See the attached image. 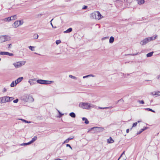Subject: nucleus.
<instances>
[{"instance_id": "obj_38", "label": "nucleus", "mask_w": 160, "mask_h": 160, "mask_svg": "<svg viewBox=\"0 0 160 160\" xmlns=\"http://www.w3.org/2000/svg\"><path fill=\"white\" fill-rule=\"evenodd\" d=\"M129 74H124V73L123 74V76L124 77H128V76H129Z\"/></svg>"}, {"instance_id": "obj_55", "label": "nucleus", "mask_w": 160, "mask_h": 160, "mask_svg": "<svg viewBox=\"0 0 160 160\" xmlns=\"http://www.w3.org/2000/svg\"><path fill=\"white\" fill-rule=\"evenodd\" d=\"M151 112H155V111L154 110H152V111H151Z\"/></svg>"}, {"instance_id": "obj_7", "label": "nucleus", "mask_w": 160, "mask_h": 160, "mask_svg": "<svg viewBox=\"0 0 160 160\" xmlns=\"http://www.w3.org/2000/svg\"><path fill=\"white\" fill-rule=\"evenodd\" d=\"M149 42V40L148 38H146L143 40L142 41L140 42V44L142 45H144L147 43L148 42Z\"/></svg>"}, {"instance_id": "obj_42", "label": "nucleus", "mask_w": 160, "mask_h": 160, "mask_svg": "<svg viewBox=\"0 0 160 160\" xmlns=\"http://www.w3.org/2000/svg\"><path fill=\"white\" fill-rule=\"evenodd\" d=\"M18 101V99H16L15 100H13V102L15 103H17Z\"/></svg>"}, {"instance_id": "obj_12", "label": "nucleus", "mask_w": 160, "mask_h": 160, "mask_svg": "<svg viewBox=\"0 0 160 160\" xmlns=\"http://www.w3.org/2000/svg\"><path fill=\"white\" fill-rule=\"evenodd\" d=\"M45 82V80H43L42 79H39L37 80V82L38 83L43 84H44V83Z\"/></svg>"}, {"instance_id": "obj_26", "label": "nucleus", "mask_w": 160, "mask_h": 160, "mask_svg": "<svg viewBox=\"0 0 160 160\" xmlns=\"http://www.w3.org/2000/svg\"><path fill=\"white\" fill-rule=\"evenodd\" d=\"M45 83H44V84H50L52 81H47V80H45Z\"/></svg>"}, {"instance_id": "obj_13", "label": "nucleus", "mask_w": 160, "mask_h": 160, "mask_svg": "<svg viewBox=\"0 0 160 160\" xmlns=\"http://www.w3.org/2000/svg\"><path fill=\"white\" fill-rule=\"evenodd\" d=\"M96 128L97 129V130H98L99 131H102L104 130V128H101V127H94L93 128H91L92 129Z\"/></svg>"}, {"instance_id": "obj_40", "label": "nucleus", "mask_w": 160, "mask_h": 160, "mask_svg": "<svg viewBox=\"0 0 160 160\" xmlns=\"http://www.w3.org/2000/svg\"><path fill=\"white\" fill-rule=\"evenodd\" d=\"M10 86L12 87H14L15 86V84L14 83V82L13 81L12 82V83L11 84Z\"/></svg>"}, {"instance_id": "obj_30", "label": "nucleus", "mask_w": 160, "mask_h": 160, "mask_svg": "<svg viewBox=\"0 0 160 160\" xmlns=\"http://www.w3.org/2000/svg\"><path fill=\"white\" fill-rule=\"evenodd\" d=\"M31 144L30 142H29L28 143H23L21 144V145H29Z\"/></svg>"}, {"instance_id": "obj_60", "label": "nucleus", "mask_w": 160, "mask_h": 160, "mask_svg": "<svg viewBox=\"0 0 160 160\" xmlns=\"http://www.w3.org/2000/svg\"><path fill=\"white\" fill-rule=\"evenodd\" d=\"M1 60V58H0V61Z\"/></svg>"}, {"instance_id": "obj_45", "label": "nucleus", "mask_w": 160, "mask_h": 160, "mask_svg": "<svg viewBox=\"0 0 160 160\" xmlns=\"http://www.w3.org/2000/svg\"><path fill=\"white\" fill-rule=\"evenodd\" d=\"M87 8H88V7L87 6L85 5L83 7L82 9H86Z\"/></svg>"}, {"instance_id": "obj_8", "label": "nucleus", "mask_w": 160, "mask_h": 160, "mask_svg": "<svg viewBox=\"0 0 160 160\" xmlns=\"http://www.w3.org/2000/svg\"><path fill=\"white\" fill-rule=\"evenodd\" d=\"M0 55H6L9 56H13V54L12 53L6 52H0Z\"/></svg>"}, {"instance_id": "obj_27", "label": "nucleus", "mask_w": 160, "mask_h": 160, "mask_svg": "<svg viewBox=\"0 0 160 160\" xmlns=\"http://www.w3.org/2000/svg\"><path fill=\"white\" fill-rule=\"evenodd\" d=\"M29 49L32 51H34V48L35 47L33 46H30L28 47Z\"/></svg>"}, {"instance_id": "obj_14", "label": "nucleus", "mask_w": 160, "mask_h": 160, "mask_svg": "<svg viewBox=\"0 0 160 160\" xmlns=\"http://www.w3.org/2000/svg\"><path fill=\"white\" fill-rule=\"evenodd\" d=\"M74 137L73 136L71 137L70 138H69L64 141L63 143H68L69 140L72 139Z\"/></svg>"}, {"instance_id": "obj_43", "label": "nucleus", "mask_w": 160, "mask_h": 160, "mask_svg": "<svg viewBox=\"0 0 160 160\" xmlns=\"http://www.w3.org/2000/svg\"><path fill=\"white\" fill-rule=\"evenodd\" d=\"M108 38L109 37H105L102 38V40H104L106 39H108Z\"/></svg>"}, {"instance_id": "obj_58", "label": "nucleus", "mask_w": 160, "mask_h": 160, "mask_svg": "<svg viewBox=\"0 0 160 160\" xmlns=\"http://www.w3.org/2000/svg\"><path fill=\"white\" fill-rule=\"evenodd\" d=\"M141 122L140 121H138V122Z\"/></svg>"}, {"instance_id": "obj_51", "label": "nucleus", "mask_w": 160, "mask_h": 160, "mask_svg": "<svg viewBox=\"0 0 160 160\" xmlns=\"http://www.w3.org/2000/svg\"><path fill=\"white\" fill-rule=\"evenodd\" d=\"M124 152H125V151H124L123 153L121 154V156H120V158H121L123 155L124 154Z\"/></svg>"}, {"instance_id": "obj_59", "label": "nucleus", "mask_w": 160, "mask_h": 160, "mask_svg": "<svg viewBox=\"0 0 160 160\" xmlns=\"http://www.w3.org/2000/svg\"><path fill=\"white\" fill-rule=\"evenodd\" d=\"M138 0H136V1H138Z\"/></svg>"}, {"instance_id": "obj_36", "label": "nucleus", "mask_w": 160, "mask_h": 160, "mask_svg": "<svg viewBox=\"0 0 160 160\" xmlns=\"http://www.w3.org/2000/svg\"><path fill=\"white\" fill-rule=\"evenodd\" d=\"M111 107H104V108H101V107H99V108L101 109H107L108 108H110Z\"/></svg>"}, {"instance_id": "obj_6", "label": "nucleus", "mask_w": 160, "mask_h": 160, "mask_svg": "<svg viewBox=\"0 0 160 160\" xmlns=\"http://www.w3.org/2000/svg\"><path fill=\"white\" fill-rule=\"evenodd\" d=\"M92 15L95 16V19L97 20H99L103 17L99 11H97L95 13H92Z\"/></svg>"}, {"instance_id": "obj_52", "label": "nucleus", "mask_w": 160, "mask_h": 160, "mask_svg": "<svg viewBox=\"0 0 160 160\" xmlns=\"http://www.w3.org/2000/svg\"><path fill=\"white\" fill-rule=\"evenodd\" d=\"M138 53H136L133 54H130V55H136L138 54Z\"/></svg>"}, {"instance_id": "obj_31", "label": "nucleus", "mask_w": 160, "mask_h": 160, "mask_svg": "<svg viewBox=\"0 0 160 160\" xmlns=\"http://www.w3.org/2000/svg\"><path fill=\"white\" fill-rule=\"evenodd\" d=\"M38 37V35L37 34H35L33 35V37L35 39H37Z\"/></svg>"}, {"instance_id": "obj_41", "label": "nucleus", "mask_w": 160, "mask_h": 160, "mask_svg": "<svg viewBox=\"0 0 160 160\" xmlns=\"http://www.w3.org/2000/svg\"><path fill=\"white\" fill-rule=\"evenodd\" d=\"M122 2H126L128 1V0H118Z\"/></svg>"}, {"instance_id": "obj_17", "label": "nucleus", "mask_w": 160, "mask_h": 160, "mask_svg": "<svg viewBox=\"0 0 160 160\" xmlns=\"http://www.w3.org/2000/svg\"><path fill=\"white\" fill-rule=\"evenodd\" d=\"M114 140L112 139L111 137H110L108 139L107 142L108 143H112L114 142Z\"/></svg>"}, {"instance_id": "obj_34", "label": "nucleus", "mask_w": 160, "mask_h": 160, "mask_svg": "<svg viewBox=\"0 0 160 160\" xmlns=\"http://www.w3.org/2000/svg\"><path fill=\"white\" fill-rule=\"evenodd\" d=\"M137 123H138L137 122H135L133 123V124L132 126V127L130 129V130H131L132 129L133 127H135L137 124Z\"/></svg>"}, {"instance_id": "obj_56", "label": "nucleus", "mask_w": 160, "mask_h": 160, "mask_svg": "<svg viewBox=\"0 0 160 160\" xmlns=\"http://www.w3.org/2000/svg\"><path fill=\"white\" fill-rule=\"evenodd\" d=\"M58 112H59V113L60 114H61V115H63L62 114H61L60 113V112L59 111H58Z\"/></svg>"}, {"instance_id": "obj_48", "label": "nucleus", "mask_w": 160, "mask_h": 160, "mask_svg": "<svg viewBox=\"0 0 160 160\" xmlns=\"http://www.w3.org/2000/svg\"><path fill=\"white\" fill-rule=\"evenodd\" d=\"M8 48H11V46H12V45L11 44H8Z\"/></svg>"}, {"instance_id": "obj_33", "label": "nucleus", "mask_w": 160, "mask_h": 160, "mask_svg": "<svg viewBox=\"0 0 160 160\" xmlns=\"http://www.w3.org/2000/svg\"><path fill=\"white\" fill-rule=\"evenodd\" d=\"M20 119L23 122H25L26 123H30V121H28L24 119Z\"/></svg>"}, {"instance_id": "obj_39", "label": "nucleus", "mask_w": 160, "mask_h": 160, "mask_svg": "<svg viewBox=\"0 0 160 160\" xmlns=\"http://www.w3.org/2000/svg\"><path fill=\"white\" fill-rule=\"evenodd\" d=\"M61 42V41L60 40H57L56 41V43L57 45L58 44L60 43Z\"/></svg>"}, {"instance_id": "obj_53", "label": "nucleus", "mask_w": 160, "mask_h": 160, "mask_svg": "<svg viewBox=\"0 0 160 160\" xmlns=\"http://www.w3.org/2000/svg\"><path fill=\"white\" fill-rule=\"evenodd\" d=\"M129 129H127L126 130V132L127 133H128L129 132Z\"/></svg>"}, {"instance_id": "obj_18", "label": "nucleus", "mask_w": 160, "mask_h": 160, "mask_svg": "<svg viewBox=\"0 0 160 160\" xmlns=\"http://www.w3.org/2000/svg\"><path fill=\"white\" fill-rule=\"evenodd\" d=\"M147 128V127H145L141 129L140 131H139V132H137V134L138 135V134H140L142 132H143V131H144Z\"/></svg>"}, {"instance_id": "obj_22", "label": "nucleus", "mask_w": 160, "mask_h": 160, "mask_svg": "<svg viewBox=\"0 0 160 160\" xmlns=\"http://www.w3.org/2000/svg\"><path fill=\"white\" fill-rule=\"evenodd\" d=\"M37 136H35L34 137L32 138V140L30 141L31 143L35 141L37 139Z\"/></svg>"}, {"instance_id": "obj_28", "label": "nucleus", "mask_w": 160, "mask_h": 160, "mask_svg": "<svg viewBox=\"0 0 160 160\" xmlns=\"http://www.w3.org/2000/svg\"><path fill=\"white\" fill-rule=\"evenodd\" d=\"M91 76L94 77V76L93 75H92L89 74V75H86V76H83V78H88V77H91Z\"/></svg>"}, {"instance_id": "obj_5", "label": "nucleus", "mask_w": 160, "mask_h": 160, "mask_svg": "<svg viewBox=\"0 0 160 160\" xmlns=\"http://www.w3.org/2000/svg\"><path fill=\"white\" fill-rule=\"evenodd\" d=\"M79 106L80 107L85 109H88L91 107L90 104L88 103L82 102L80 103Z\"/></svg>"}, {"instance_id": "obj_50", "label": "nucleus", "mask_w": 160, "mask_h": 160, "mask_svg": "<svg viewBox=\"0 0 160 160\" xmlns=\"http://www.w3.org/2000/svg\"><path fill=\"white\" fill-rule=\"evenodd\" d=\"M6 91H7V89L6 88H3V92H6Z\"/></svg>"}, {"instance_id": "obj_4", "label": "nucleus", "mask_w": 160, "mask_h": 160, "mask_svg": "<svg viewBox=\"0 0 160 160\" xmlns=\"http://www.w3.org/2000/svg\"><path fill=\"white\" fill-rule=\"evenodd\" d=\"M25 63V61H20L14 63L13 64L16 68H18L24 65Z\"/></svg>"}, {"instance_id": "obj_16", "label": "nucleus", "mask_w": 160, "mask_h": 160, "mask_svg": "<svg viewBox=\"0 0 160 160\" xmlns=\"http://www.w3.org/2000/svg\"><path fill=\"white\" fill-rule=\"evenodd\" d=\"M82 120L83 121H85L84 123L86 124H88L89 123V122L88 121V119L85 118H84V117L82 118Z\"/></svg>"}, {"instance_id": "obj_57", "label": "nucleus", "mask_w": 160, "mask_h": 160, "mask_svg": "<svg viewBox=\"0 0 160 160\" xmlns=\"http://www.w3.org/2000/svg\"><path fill=\"white\" fill-rule=\"evenodd\" d=\"M20 23H22V24H23V22H22L21 21V22H20Z\"/></svg>"}, {"instance_id": "obj_35", "label": "nucleus", "mask_w": 160, "mask_h": 160, "mask_svg": "<svg viewBox=\"0 0 160 160\" xmlns=\"http://www.w3.org/2000/svg\"><path fill=\"white\" fill-rule=\"evenodd\" d=\"M138 102L140 104H143L144 103V102L143 100H138Z\"/></svg>"}, {"instance_id": "obj_2", "label": "nucleus", "mask_w": 160, "mask_h": 160, "mask_svg": "<svg viewBox=\"0 0 160 160\" xmlns=\"http://www.w3.org/2000/svg\"><path fill=\"white\" fill-rule=\"evenodd\" d=\"M14 99L12 97H9L6 96L0 98V103H4L6 102H10Z\"/></svg>"}, {"instance_id": "obj_25", "label": "nucleus", "mask_w": 160, "mask_h": 160, "mask_svg": "<svg viewBox=\"0 0 160 160\" xmlns=\"http://www.w3.org/2000/svg\"><path fill=\"white\" fill-rule=\"evenodd\" d=\"M2 21H4V22H9L11 21V20H10V17L3 19L2 20Z\"/></svg>"}, {"instance_id": "obj_10", "label": "nucleus", "mask_w": 160, "mask_h": 160, "mask_svg": "<svg viewBox=\"0 0 160 160\" xmlns=\"http://www.w3.org/2000/svg\"><path fill=\"white\" fill-rule=\"evenodd\" d=\"M23 78V77H21L16 79L15 81V85H16L17 84L20 82L22 80Z\"/></svg>"}, {"instance_id": "obj_44", "label": "nucleus", "mask_w": 160, "mask_h": 160, "mask_svg": "<svg viewBox=\"0 0 160 160\" xmlns=\"http://www.w3.org/2000/svg\"><path fill=\"white\" fill-rule=\"evenodd\" d=\"M53 20V19H52L51 20V21H50V22H51V25H52V27L53 28H56V27H53V25H52V22H51L52 21V20Z\"/></svg>"}, {"instance_id": "obj_24", "label": "nucleus", "mask_w": 160, "mask_h": 160, "mask_svg": "<svg viewBox=\"0 0 160 160\" xmlns=\"http://www.w3.org/2000/svg\"><path fill=\"white\" fill-rule=\"evenodd\" d=\"M69 115L72 118H75L76 117V115L73 112H72L70 113Z\"/></svg>"}, {"instance_id": "obj_23", "label": "nucleus", "mask_w": 160, "mask_h": 160, "mask_svg": "<svg viewBox=\"0 0 160 160\" xmlns=\"http://www.w3.org/2000/svg\"><path fill=\"white\" fill-rule=\"evenodd\" d=\"M153 52H152L148 53L147 54L146 56L147 57H149L152 56L153 54Z\"/></svg>"}, {"instance_id": "obj_19", "label": "nucleus", "mask_w": 160, "mask_h": 160, "mask_svg": "<svg viewBox=\"0 0 160 160\" xmlns=\"http://www.w3.org/2000/svg\"><path fill=\"white\" fill-rule=\"evenodd\" d=\"M72 31V28H69L66 31H64V33H69L71 32Z\"/></svg>"}, {"instance_id": "obj_20", "label": "nucleus", "mask_w": 160, "mask_h": 160, "mask_svg": "<svg viewBox=\"0 0 160 160\" xmlns=\"http://www.w3.org/2000/svg\"><path fill=\"white\" fill-rule=\"evenodd\" d=\"M138 3L139 5H141L143 4L145 2L144 0H140L138 1Z\"/></svg>"}, {"instance_id": "obj_49", "label": "nucleus", "mask_w": 160, "mask_h": 160, "mask_svg": "<svg viewBox=\"0 0 160 160\" xmlns=\"http://www.w3.org/2000/svg\"><path fill=\"white\" fill-rule=\"evenodd\" d=\"M157 78L158 79L160 80V75H158L157 77Z\"/></svg>"}, {"instance_id": "obj_21", "label": "nucleus", "mask_w": 160, "mask_h": 160, "mask_svg": "<svg viewBox=\"0 0 160 160\" xmlns=\"http://www.w3.org/2000/svg\"><path fill=\"white\" fill-rule=\"evenodd\" d=\"M114 41V38L113 37L111 36L110 37L109 40V42L110 43H112Z\"/></svg>"}, {"instance_id": "obj_9", "label": "nucleus", "mask_w": 160, "mask_h": 160, "mask_svg": "<svg viewBox=\"0 0 160 160\" xmlns=\"http://www.w3.org/2000/svg\"><path fill=\"white\" fill-rule=\"evenodd\" d=\"M21 21H15L13 25L14 27L16 28L19 26L20 25L22 24V23H20Z\"/></svg>"}, {"instance_id": "obj_15", "label": "nucleus", "mask_w": 160, "mask_h": 160, "mask_svg": "<svg viewBox=\"0 0 160 160\" xmlns=\"http://www.w3.org/2000/svg\"><path fill=\"white\" fill-rule=\"evenodd\" d=\"M17 18V15H15L10 17V20H14Z\"/></svg>"}, {"instance_id": "obj_47", "label": "nucleus", "mask_w": 160, "mask_h": 160, "mask_svg": "<svg viewBox=\"0 0 160 160\" xmlns=\"http://www.w3.org/2000/svg\"><path fill=\"white\" fill-rule=\"evenodd\" d=\"M145 110H147L148 111H152V109L150 108H147L145 109Z\"/></svg>"}, {"instance_id": "obj_54", "label": "nucleus", "mask_w": 160, "mask_h": 160, "mask_svg": "<svg viewBox=\"0 0 160 160\" xmlns=\"http://www.w3.org/2000/svg\"><path fill=\"white\" fill-rule=\"evenodd\" d=\"M54 160H62L61 159H60L59 158H57L56 159H55Z\"/></svg>"}, {"instance_id": "obj_29", "label": "nucleus", "mask_w": 160, "mask_h": 160, "mask_svg": "<svg viewBox=\"0 0 160 160\" xmlns=\"http://www.w3.org/2000/svg\"><path fill=\"white\" fill-rule=\"evenodd\" d=\"M35 80V79H30L29 81L28 82L30 83V84L31 85H32V82L34 81Z\"/></svg>"}, {"instance_id": "obj_37", "label": "nucleus", "mask_w": 160, "mask_h": 160, "mask_svg": "<svg viewBox=\"0 0 160 160\" xmlns=\"http://www.w3.org/2000/svg\"><path fill=\"white\" fill-rule=\"evenodd\" d=\"M154 95H157L158 96H160V92L158 91L155 92V93L154 94Z\"/></svg>"}, {"instance_id": "obj_11", "label": "nucleus", "mask_w": 160, "mask_h": 160, "mask_svg": "<svg viewBox=\"0 0 160 160\" xmlns=\"http://www.w3.org/2000/svg\"><path fill=\"white\" fill-rule=\"evenodd\" d=\"M157 36L156 35H155L153 36L148 38L149 42L151 41H153L156 38Z\"/></svg>"}, {"instance_id": "obj_32", "label": "nucleus", "mask_w": 160, "mask_h": 160, "mask_svg": "<svg viewBox=\"0 0 160 160\" xmlns=\"http://www.w3.org/2000/svg\"><path fill=\"white\" fill-rule=\"evenodd\" d=\"M69 78H72L73 79H77V78L76 77L73 76L72 75H69Z\"/></svg>"}, {"instance_id": "obj_1", "label": "nucleus", "mask_w": 160, "mask_h": 160, "mask_svg": "<svg viewBox=\"0 0 160 160\" xmlns=\"http://www.w3.org/2000/svg\"><path fill=\"white\" fill-rule=\"evenodd\" d=\"M21 99L26 102H32L34 99L32 96L27 94H25L21 97Z\"/></svg>"}, {"instance_id": "obj_46", "label": "nucleus", "mask_w": 160, "mask_h": 160, "mask_svg": "<svg viewBox=\"0 0 160 160\" xmlns=\"http://www.w3.org/2000/svg\"><path fill=\"white\" fill-rule=\"evenodd\" d=\"M66 146L67 147H69L71 149H72V147H71V146H70V145L69 144H66Z\"/></svg>"}, {"instance_id": "obj_3", "label": "nucleus", "mask_w": 160, "mask_h": 160, "mask_svg": "<svg viewBox=\"0 0 160 160\" xmlns=\"http://www.w3.org/2000/svg\"><path fill=\"white\" fill-rule=\"evenodd\" d=\"M11 40V37L8 35H2L0 36V41L1 42L9 41Z\"/></svg>"}]
</instances>
